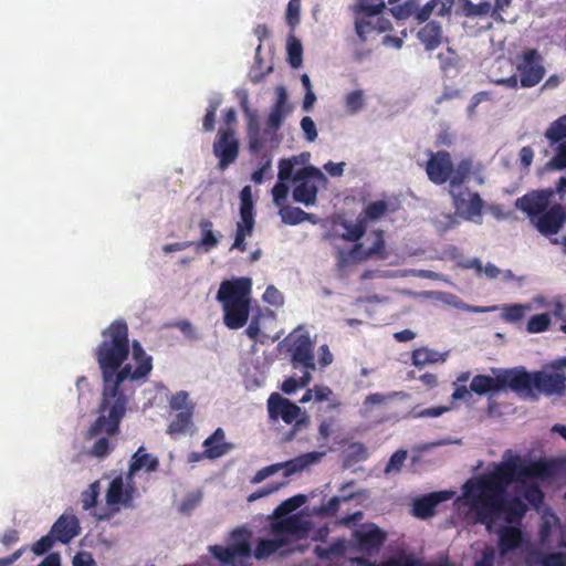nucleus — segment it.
Listing matches in <instances>:
<instances>
[{"mask_svg":"<svg viewBox=\"0 0 566 566\" xmlns=\"http://www.w3.org/2000/svg\"><path fill=\"white\" fill-rule=\"evenodd\" d=\"M99 482L96 481L92 483L87 491L82 493V505L84 510H90L92 506L95 505L96 499L99 494Z\"/></svg>","mask_w":566,"mask_h":566,"instance_id":"nucleus-56","label":"nucleus"},{"mask_svg":"<svg viewBox=\"0 0 566 566\" xmlns=\"http://www.w3.org/2000/svg\"><path fill=\"white\" fill-rule=\"evenodd\" d=\"M302 53L303 48L301 42L295 39L294 36H291L287 41V54H289V62L293 69H298L302 65Z\"/></svg>","mask_w":566,"mask_h":566,"instance_id":"nucleus-46","label":"nucleus"},{"mask_svg":"<svg viewBox=\"0 0 566 566\" xmlns=\"http://www.w3.org/2000/svg\"><path fill=\"white\" fill-rule=\"evenodd\" d=\"M240 217H253L252 189L245 186L240 192Z\"/></svg>","mask_w":566,"mask_h":566,"instance_id":"nucleus-51","label":"nucleus"},{"mask_svg":"<svg viewBox=\"0 0 566 566\" xmlns=\"http://www.w3.org/2000/svg\"><path fill=\"white\" fill-rule=\"evenodd\" d=\"M554 196L553 189H544L532 191L515 201L516 209L525 212L531 222L535 220L548 208L552 197Z\"/></svg>","mask_w":566,"mask_h":566,"instance_id":"nucleus-14","label":"nucleus"},{"mask_svg":"<svg viewBox=\"0 0 566 566\" xmlns=\"http://www.w3.org/2000/svg\"><path fill=\"white\" fill-rule=\"evenodd\" d=\"M191 416V410L180 411L177 413L168 428V433L171 436L189 433L192 430Z\"/></svg>","mask_w":566,"mask_h":566,"instance_id":"nucleus-37","label":"nucleus"},{"mask_svg":"<svg viewBox=\"0 0 566 566\" xmlns=\"http://www.w3.org/2000/svg\"><path fill=\"white\" fill-rule=\"evenodd\" d=\"M286 544V538L275 535L274 538H262L259 541L254 551V556L258 559L269 557L275 553L279 548Z\"/></svg>","mask_w":566,"mask_h":566,"instance_id":"nucleus-36","label":"nucleus"},{"mask_svg":"<svg viewBox=\"0 0 566 566\" xmlns=\"http://www.w3.org/2000/svg\"><path fill=\"white\" fill-rule=\"evenodd\" d=\"M418 38L428 51L437 49L442 39V28L440 23L436 21L428 22L419 30Z\"/></svg>","mask_w":566,"mask_h":566,"instance_id":"nucleus-29","label":"nucleus"},{"mask_svg":"<svg viewBox=\"0 0 566 566\" xmlns=\"http://www.w3.org/2000/svg\"><path fill=\"white\" fill-rule=\"evenodd\" d=\"M249 538L250 533L245 528H237L231 533L229 546H209V552L214 558L230 565L237 557H245L251 554Z\"/></svg>","mask_w":566,"mask_h":566,"instance_id":"nucleus-10","label":"nucleus"},{"mask_svg":"<svg viewBox=\"0 0 566 566\" xmlns=\"http://www.w3.org/2000/svg\"><path fill=\"white\" fill-rule=\"evenodd\" d=\"M263 146L262 138L260 137L259 127L254 123L249 125V148L252 153H258Z\"/></svg>","mask_w":566,"mask_h":566,"instance_id":"nucleus-61","label":"nucleus"},{"mask_svg":"<svg viewBox=\"0 0 566 566\" xmlns=\"http://www.w3.org/2000/svg\"><path fill=\"white\" fill-rule=\"evenodd\" d=\"M453 494L451 491L430 493L415 501L413 512L417 516L426 518L433 513L434 507L439 503L450 500Z\"/></svg>","mask_w":566,"mask_h":566,"instance_id":"nucleus-23","label":"nucleus"},{"mask_svg":"<svg viewBox=\"0 0 566 566\" xmlns=\"http://www.w3.org/2000/svg\"><path fill=\"white\" fill-rule=\"evenodd\" d=\"M132 480L118 475L109 482L106 491V503L115 512H118L120 506L129 507L133 501Z\"/></svg>","mask_w":566,"mask_h":566,"instance_id":"nucleus-15","label":"nucleus"},{"mask_svg":"<svg viewBox=\"0 0 566 566\" xmlns=\"http://www.w3.org/2000/svg\"><path fill=\"white\" fill-rule=\"evenodd\" d=\"M531 307L523 304H514L504 307L502 318L506 322H518Z\"/></svg>","mask_w":566,"mask_h":566,"instance_id":"nucleus-50","label":"nucleus"},{"mask_svg":"<svg viewBox=\"0 0 566 566\" xmlns=\"http://www.w3.org/2000/svg\"><path fill=\"white\" fill-rule=\"evenodd\" d=\"M300 125H301V129L304 134L305 139L308 143L315 142L318 136V133H317L316 125H315L314 120L312 119V117H310V116L303 117L301 119Z\"/></svg>","mask_w":566,"mask_h":566,"instance_id":"nucleus-58","label":"nucleus"},{"mask_svg":"<svg viewBox=\"0 0 566 566\" xmlns=\"http://www.w3.org/2000/svg\"><path fill=\"white\" fill-rule=\"evenodd\" d=\"M521 74V86L533 87L541 82L545 75V67L541 55L536 50L526 51L516 65Z\"/></svg>","mask_w":566,"mask_h":566,"instance_id":"nucleus-12","label":"nucleus"},{"mask_svg":"<svg viewBox=\"0 0 566 566\" xmlns=\"http://www.w3.org/2000/svg\"><path fill=\"white\" fill-rule=\"evenodd\" d=\"M306 501L305 495L298 494L295 496H292L284 502H282L272 514V517L275 520L287 517L290 513L298 509L301 505H303Z\"/></svg>","mask_w":566,"mask_h":566,"instance_id":"nucleus-38","label":"nucleus"},{"mask_svg":"<svg viewBox=\"0 0 566 566\" xmlns=\"http://www.w3.org/2000/svg\"><path fill=\"white\" fill-rule=\"evenodd\" d=\"M274 535L286 538L287 535L302 536L308 531V523L301 515L295 514L284 518L275 520L271 524Z\"/></svg>","mask_w":566,"mask_h":566,"instance_id":"nucleus-20","label":"nucleus"},{"mask_svg":"<svg viewBox=\"0 0 566 566\" xmlns=\"http://www.w3.org/2000/svg\"><path fill=\"white\" fill-rule=\"evenodd\" d=\"M397 0H389V4L391 6L390 12L398 20H403L413 14L418 9V3L415 0H408L402 4L395 6Z\"/></svg>","mask_w":566,"mask_h":566,"instance_id":"nucleus-43","label":"nucleus"},{"mask_svg":"<svg viewBox=\"0 0 566 566\" xmlns=\"http://www.w3.org/2000/svg\"><path fill=\"white\" fill-rule=\"evenodd\" d=\"M432 295L444 304L462 310L464 302L457 295L444 292H434Z\"/></svg>","mask_w":566,"mask_h":566,"instance_id":"nucleus-64","label":"nucleus"},{"mask_svg":"<svg viewBox=\"0 0 566 566\" xmlns=\"http://www.w3.org/2000/svg\"><path fill=\"white\" fill-rule=\"evenodd\" d=\"M263 301L273 306H281L284 303V297L275 286L269 285L263 294Z\"/></svg>","mask_w":566,"mask_h":566,"instance_id":"nucleus-62","label":"nucleus"},{"mask_svg":"<svg viewBox=\"0 0 566 566\" xmlns=\"http://www.w3.org/2000/svg\"><path fill=\"white\" fill-rule=\"evenodd\" d=\"M252 281L249 277H235L221 282L217 301L221 303L223 323L230 329L243 327L249 318Z\"/></svg>","mask_w":566,"mask_h":566,"instance_id":"nucleus-3","label":"nucleus"},{"mask_svg":"<svg viewBox=\"0 0 566 566\" xmlns=\"http://www.w3.org/2000/svg\"><path fill=\"white\" fill-rule=\"evenodd\" d=\"M366 106V95L360 88L348 92L344 95V109L347 115H356Z\"/></svg>","mask_w":566,"mask_h":566,"instance_id":"nucleus-34","label":"nucleus"},{"mask_svg":"<svg viewBox=\"0 0 566 566\" xmlns=\"http://www.w3.org/2000/svg\"><path fill=\"white\" fill-rule=\"evenodd\" d=\"M556 532H562L558 517L555 514L544 515L541 530L542 542L548 545L553 544L552 536Z\"/></svg>","mask_w":566,"mask_h":566,"instance_id":"nucleus-40","label":"nucleus"},{"mask_svg":"<svg viewBox=\"0 0 566 566\" xmlns=\"http://www.w3.org/2000/svg\"><path fill=\"white\" fill-rule=\"evenodd\" d=\"M458 217L457 212L439 214L432 219V223L438 232L444 233L459 226Z\"/></svg>","mask_w":566,"mask_h":566,"instance_id":"nucleus-44","label":"nucleus"},{"mask_svg":"<svg viewBox=\"0 0 566 566\" xmlns=\"http://www.w3.org/2000/svg\"><path fill=\"white\" fill-rule=\"evenodd\" d=\"M491 3L490 2H480L478 4H474L470 0L464 1L463 6V12L465 15H486L491 11Z\"/></svg>","mask_w":566,"mask_h":566,"instance_id":"nucleus-52","label":"nucleus"},{"mask_svg":"<svg viewBox=\"0 0 566 566\" xmlns=\"http://www.w3.org/2000/svg\"><path fill=\"white\" fill-rule=\"evenodd\" d=\"M312 381V375L310 371H304L303 376L297 380L294 377L286 379L281 389L283 392L291 395L296 391L297 388H304Z\"/></svg>","mask_w":566,"mask_h":566,"instance_id":"nucleus-47","label":"nucleus"},{"mask_svg":"<svg viewBox=\"0 0 566 566\" xmlns=\"http://www.w3.org/2000/svg\"><path fill=\"white\" fill-rule=\"evenodd\" d=\"M566 223V210L560 205L546 209L536 220L532 222L543 235L556 234Z\"/></svg>","mask_w":566,"mask_h":566,"instance_id":"nucleus-19","label":"nucleus"},{"mask_svg":"<svg viewBox=\"0 0 566 566\" xmlns=\"http://www.w3.org/2000/svg\"><path fill=\"white\" fill-rule=\"evenodd\" d=\"M239 154V142L231 128H220L213 143V155L219 159L218 167L224 170L234 163Z\"/></svg>","mask_w":566,"mask_h":566,"instance_id":"nucleus-13","label":"nucleus"},{"mask_svg":"<svg viewBox=\"0 0 566 566\" xmlns=\"http://www.w3.org/2000/svg\"><path fill=\"white\" fill-rule=\"evenodd\" d=\"M287 181H280L273 187L272 189V196H273V203L276 206V207H284L285 206V202H286V199H287V195H289V191H290V188L286 184Z\"/></svg>","mask_w":566,"mask_h":566,"instance_id":"nucleus-53","label":"nucleus"},{"mask_svg":"<svg viewBox=\"0 0 566 566\" xmlns=\"http://www.w3.org/2000/svg\"><path fill=\"white\" fill-rule=\"evenodd\" d=\"M381 11H358L355 14L356 33L365 41L371 32H385L390 30L389 20L380 15Z\"/></svg>","mask_w":566,"mask_h":566,"instance_id":"nucleus-16","label":"nucleus"},{"mask_svg":"<svg viewBox=\"0 0 566 566\" xmlns=\"http://www.w3.org/2000/svg\"><path fill=\"white\" fill-rule=\"evenodd\" d=\"M387 203L385 201H375L366 207L365 213L368 219L378 220L387 211Z\"/></svg>","mask_w":566,"mask_h":566,"instance_id":"nucleus-60","label":"nucleus"},{"mask_svg":"<svg viewBox=\"0 0 566 566\" xmlns=\"http://www.w3.org/2000/svg\"><path fill=\"white\" fill-rule=\"evenodd\" d=\"M342 227L344 229V232L339 234V238L347 241L359 240L364 235L366 230L361 220H358L356 222L344 221L342 223Z\"/></svg>","mask_w":566,"mask_h":566,"instance_id":"nucleus-41","label":"nucleus"},{"mask_svg":"<svg viewBox=\"0 0 566 566\" xmlns=\"http://www.w3.org/2000/svg\"><path fill=\"white\" fill-rule=\"evenodd\" d=\"M499 381L502 391L510 388L523 398L536 399L534 391L535 373L531 374L525 368L499 369Z\"/></svg>","mask_w":566,"mask_h":566,"instance_id":"nucleus-8","label":"nucleus"},{"mask_svg":"<svg viewBox=\"0 0 566 566\" xmlns=\"http://www.w3.org/2000/svg\"><path fill=\"white\" fill-rule=\"evenodd\" d=\"M78 520L75 515L64 513L62 514L51 528V535L55 541L67 544L71 539L80 534Z\"/></svg>","mask_w":566,"mask_h":566,"instance_id":"nucleus-21","label":"nucleus"},{"mask_svg":"<svg viewBox=\"0 0 566 566\" xmlns=\"http://www.w3.org/2000/svg\"><path fill=\"white\" fill-rule=\"evenodd\" d=\"M199 229L201 238L199 241L192 242L196 251L210 252L219 245L222 234L213 231V223L209 219H201L199 221Z\"/></svg>","mask_w":566,"mask_h":566,"instance_id":"nucleus-24","label":"nucleus"},{"mask_svg":"<svg viewBox=\"0 0 566 566\" xmlns=\"http://www.w3.org/2000/svg\"><path fill=\"white\" fill-rule=\"evenodd\" d=\"M555 155L547 161L546 169L548 170H565L566 169V142L558 143L554 146Z\"/></svg>","mask_w":566,"mask_h":566,"instance_id":"nucleus-42","label":"nucleus"},{"mask_svg":"<svg viewBox=\"0 0 566 566\" xmlns=\"http://www.w3.org/2000/svg\"><path fill=\"white\" fill-rule=\"evenodd\" d=\"M324 455H325V452L314 451V452H308V453L302 454V455L296 457L286 462L275 463V464L262 468L254 474L251 482L253 484L261 483L269 476L274 475L275 473H277L282 470H284V476H290L292 474H295L297 472H301V471L310 468L313 464L319 463Z\"/></svg>","mask_w":566,"mask_h":566,"instance_id":"nucleus-7","label":"nucleus"},{"mask_svg":"<svg viewBox=\"0 0 566 566\" xmlns=\"http://www.w3.org/2000/svg\"><path fill=\"white\" fill-rule=\"evenodd\" d=\"M268 411L272 420L282 419L287 424L294 423L293 429L282 438L283 441H291L296 432L308 423L306 413L303 412L297 405L277 392L270 395L268 399Z\"/></svg>","mask_w":566,"mask_h":566,"instance_id":"nucleus-5","label":"nucleus"},{"mask_svg":"<svg viewBox=\"0 0 566 566\" xmlns=\"http://www.w3.org/2000/svg\"><path fill=\"white\" fill-rule=\"evenodd\" d=\"M355 536L366 549L380 546L385 539V534L374 524L363 525L356 530Z\"/></svg>","mask_w":566,"mask_h":566,"instance_id":"nucleus-28","label":"nucleus"},{"mask_svg":"<svg viewBox=\"0 0 566 566\" xmlns=\"http://www.w3.org/2000/svg\"><path fill=\"white\" fill-rule=\"evenodd\" d=\"M549 474L545 463H526L506 450L501 462L491 464L488 472L463 484L457 503L460 510L467 509L469 522L481 523L489 532L499 534L500 553L505 556L523 542L516 525L527 511L524 500L537 505L543 497L538 481Z\"/></svg>","mask_w":566,"mask_h":566,"instance_id":"nucleus-1","label":"nucleus"},{"mask_svg":"<svg viewBox=\"0 0 566 566\" xmlns=\"http://www.w3.org/2000/svg\"><path fill=\"white\" fill-rule=\"evenodd\" d=\"M406 459H407V451L399 450V451L395 452L391 455V458L389 459V462L386 465L385 472L387 474L392 473V472H399L403 462L406 461Z\"/></svg>","mask_w":566,"mask_h":566,"instance_id":"nucleus-59","label":"nucleus"},{"mask_svg":"<svg viewBox=\"0 0 566 566\" xmlns=\"http://www.w3.org/2000/svg\"><path fill=\"white\" fill-rule=\"evenodd\" d=\"M301 0H290L286 9V21L291 28L300 22Z\"/></svg>","mask_w":566,"mask_h":566,"instance_id":"nucleus-57","label":"nucleus"},{"mask_svg":"<svg viewBox=\"0 0 566 566\" xmlns=\"http://www.w3.org/2000/svg\"><path fill=\"white\" fill-rule=\"evenodd\" d=\"M544 136L549 146L566 142V114L552 122Z\"/></svg>","mask_w":566,"mask_h":566,"instance_id":"nucleus-35","label":"nucleus"},{"mask_svg":"<svg viewBox=\"0 0 566 566\" xmlns=\"http://www.w3.org/2000/svg\"><path fill=\"white\" fill-rule=\"evenodd\" d=\"M426 171L430 181L436 185H442L449 180L453 171V165L450 154L438 151L432 154L427 163Z\"/></svg>","mask_w":566,"mask_h":566,"instance_id":"nucleus-18","label":"nucleus"},{"mask_svg":"<svg viewBox=\"0 0 566 566\" xmlns=\"http://www.w3.org/2000/svg\"><path fill=\"white\" fill-rule=\"evenodd\" d=\"M482 273L490 280L501 279L505 282L514 280V273L511 270H501L491 262L484 265Z\"/></svg>","mask_w":566,"mask_h":566,"instance_id":"nucleus-49","label":"nucleus"},{"mask_svg":"<svg viewBox=\"0 0 566 566\" xmlns=\"http://www.w3.org/2000/svg\"><path fill=\"white\" fill-rule=\"evenodd\" d=\"M201 493L196 491L186 495L180 504V511L182 513H190L200 502H201Z\"/></svg>","mask_w":566,"mask_h":566,"instance_id":"nucleus-63","label":"nucleus"},{"mask_svg":"<svg viewBox=\"0 0 566 566\" xmlns=\"http://www.w3.org/2000/svg\"><path fill=\"white\" fill-rule=\"evenodd\" d=\"M310 157V154L304 153L300 156H293L291 158L281 159L279 163L277 178L280 181H292L296 174L294 171L295 166L304 164Z\"/></svg>","mask_w":566,"mask_h":566,"instance_id":"nucleus-32","label":"nucleus"},{"mask_svg":"<svg viewBox=\"0 0 566 566\" xmlns=\"http://www.w3.org/2000/svg\"><path fill=\"white\" fill-rule=\"evenodd\" d=\"M275 94L276 102L268 117V125L274 130L281 127L284 119L293 109V106L289 103V95L284 86H277Z\"/></svg>","mask_w":566,"mask_h":566,"instance_id":"nucleus-22","label":"nucleus"},{"mask_svg":"<svg viewBox=\"0 0 566 566\" xmlns=\"http://www.w3.org/2000/svg\"><path fill=\"white\" fill-rule=\"evenodd\" d=\"M303 210L297 207L284 206L280 209L279 214L282 222L290 226L302 223Z\"/></svg>","mask_w":566,"mask_h":566,"instance_id":"nucleus-48","label":"nucleus"},{"mask_svg":"<svg viewBox=\"0 0 566 566\" xmlns=\"http://www.w3.org/2000/svg\"><path fill=\"white\" fill-rule=\"evenodd\" d=\"M223 440L224 431L221 428H218L211 437L206 439L203 446L207 448L206 452L209 458H218L224 453Z\"/></svg>","mask_w":566,"mask_h":566,"instance_id":"nucleus-39","label":"nucleus"},{"mask_svg":"<svg viewBox=\"0 0 566 566\" xmlns=\"http://www.w3.org/2000/svg\"><path fill=\"white\" fill-rule=\"evenodd\" d=\"M326 181L324 174L314 166H306L296 171L293 177L292 196L294 201L306 207L316 203L318 186Z\"/></svg>","mask_w":566,"mask_h":566,"instance_id":"nucleus-6","label":"nucleus"},{"mask_svg":"<svg viewBox=\"0 0 566 566\" xmlns=\"http://www.w3.org/2000/svg\"><path fill=\"white\" fill-rule=\"evenodd\" d=\"M493 376L478 375L473 377L470 389L478 395L494 394L502 391L499 381V369H492Z\"/></svg>","mask_w":566,"mask_h":566,"instance_id":"nucleus-27","label":"nucleus"},{"mask_svg":"<svg viewBox=\"0 0 566 566\" xmlns=\"http://www.w3.org/2000/svg\"><path fill=\"white\" fill-rule=\"evenodd\" d=\"M280 345L286 348L294 368H304L310 373L316 369L314 343L303 326L292 331Z\"/></svg>","mask_w":566,"mask_h":566,"instance_id":"nucleus-4","label":"nucleus"},{"mask_svg":"<svg viewBox=\"0 0 566 566\" xmlns=\"http://www.w3.org/2000/svg\"><path fill=\"white\" fill-rule=\"evenodd\" d=\"M551 325V316L547 313L536 314L530 317L526 329L528 333L537 334L545 332Z\"/></svg>","mask_w":566,"mask_h":566,"instance_id":"nucleus-45","label":"nucleus"},{"mask_svg":"<svg viewBox=\"0 0 566 566\" xmlns=\"http://www.w3.org/2000/svg\"><path fill=\"white\" fill-rule=\"evenodd\" d=\"M158 464L159 462L157 457L151 453H147L145 448L140 447L130 459L127 480H132L133 475L140 470L154 472L157 470Z\"/></svg>","mask_w":566,"mask_h":566,"instance_id":"nucleus-25","label":"nucleus"},{"mask_svg":"<svg viewBox=\"0 0 566 566\" xmlns=\"http://www.w3.org/2000/svg\"><path fill=\"white\" fill-rule=\"evenodd\" d=\"M534 391L536 395L562 397L566 391V376L560 370H554L549 364L541 371L535 373Z\"/></svg>","mask_w":566,"mask_h":566,"instance_id":"nucleus-11","label":"nucleus"},{"mask_svg":"<svg viewBox=\"0 0 566 566\" xmlns=\"http://www.w3.org/2000/svg\"><path fill=\"white\" fill-rule=\"evenodd\" d=\"M376 241L371 248H369L367 251H363L361 244H355L350 250L345 251L343 249H337V265L340 269H345L352 264H356L367 258H369L371 254L378 253L384 248V239L382 233L376 232L375 233Z\"/></svg>","mask_w":566,"mask_h":566,"instance_id":"nucleus-17","label":"nucleus"},{"mask_svg":"<svg viewBox=\"0 0 566 566\" xmlns=\"http://www.w3.org/2000/svg\"><path fill=\"white\" fill-rule=\"evenodd\" d=\"M132 348L135 369L130 364L120 368L129 354L127 325L123 321H115L103 332V340L96 352L103 378L102 401L99 416L88 431L91 437L102 431L109 436L117 431L134 391L130 382L146 377L151 370V358L142 345L134 340Z\"/></svg>","mask_w":566,"mask_h":566,"instance_id":"nucleus-2","label":"nucleus"},{"mask_svg":"<svg viewBox=\"0 0 566 566\" xmlns=\"http://www.w3.org/2000/svg\"><path fill=\"white\" fill-rule=\"evenodd\" d=\"M170 407L174 410H180V411H192V405L189 400V395L187 391H178L176 395H174L170 399Z\"/></svg>","mask_w":566,"mask_h":566,"instance_id":"nucleus-54","label":"nucleus"},{"mask_svg":"<svg viewBox=\"0 0 566 566\" xmlns=\"http://www.w3.org/2000/svg\"><path fill=\"white\" fill-rule=\"evenodd\" d=\"M526 566H566V554L532 549L525 556Z\"/></svg>","mask_w":566,"mask_h":566,"instance_id":"nucleus-26","label":"nucleus"},{"mask_svg":"<svg viewBox=\"0 0 566 566\" xmlns=\"http://www.w3.org/2000/svg\"><path fill=\"white\" fill-rule=\"evenodd\" d=\"M455 212L467 221L482 224V210L484 201L478 192L469 188L461 190H449Z\"/></svg>","mask_w":566,"mask_h":566,"instance_id":"nucleus-9","label":"nucleus"},{"mask_svg":"<svg viewBox=\"0 0 566 566\" xmlns=\"http://www.w3.org/2000/svg\"><path fill=\"white\" fill-rule=\"evenodd\" d=\"M112 446L107 437L98 438L92 446L90 453L98 459H103L109 454Z\"/></svg>","mask_w":566,"mask_h":566,"instance_id":"nucleus-55","label":"nucleus"},{"mask_svg":"<svg viewBox=\"0 0 566 566\" xmlns=\"http://www.w3.org/2000/svg\"><path fill=\"white\" fill-rule=\"evenodd\" d=\"M448 354V352L439 353L428 347H421L412 352V364L417 367L423 368L438 361L444 363Z\"/></svg>","mask_w":566,"mask_h":566,"instance_id":"nucleus-31","label":"nucleus"},{"mask_svg":"<svg viewBox=\"0 0 566 566\" xmlns=\"http://www.w3.org/2000/svg\"><path fill=\"white\" fill-rule=\"evenodd\" d=\"M473 168V163L471 159L461 160L457 168L452 171L453 175L449 178V190H461L465 189L463 187V182L471 176V170Z\"/></svg>","mask_w":566,"mask_h":566,"instance_id":"nucleus-33","label":"nucleus"},{"mask_svg":"<svg viewBox=\"0 0 566 566\" xmlns=\"http://www.w3.org/2000/svg\"><path fill=\"white\" fill-rule=\"evenodd\" d=\"M254 224V217H240V221L237 222L235 227L234 241L230 250H247L245 239L252 235Z\"/></svg>","mask_w":566,"mask_h":566,"instance_id":"nucleus-30","label":"nucleus"}]
</instances>
